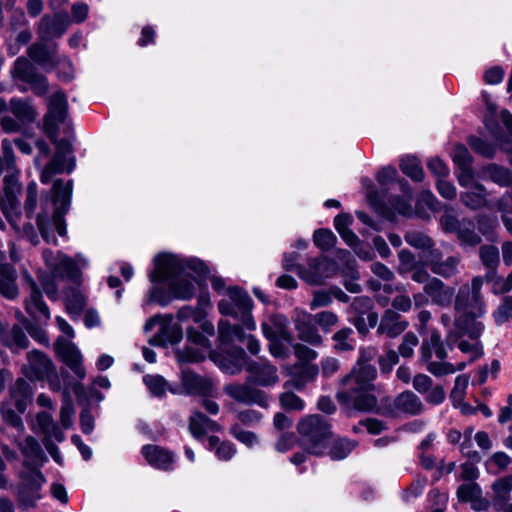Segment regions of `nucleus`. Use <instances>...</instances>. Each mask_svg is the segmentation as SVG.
Wrapping results in <instances>:
<instances>
[{
    "label": "nucleus",
    "mask_w": 512,
    "mask_h": 512,
    "mask_svg": "<svg viewBox=\"0 0 512 512\" xmlns=\"http://www.w3.org/2000/svg\"><path fill=\"white\" fill-rule=\"evenodd\" d=\"M317 374V366H303L298 373H295L289 381L285 382L284 387L301 390L309 381L313 380Z\"/></svg>",
    "instance_id": "ea45409f"
},
{
    "label": "nucleus",
    "mask_w": 512,
    "mask_h": 512,
    "mask_svg": "<svg viewBox=\"0 0 512 512\" xmlns=\"http://www.w3.org/2000/svg\"><path fill=\"white\" fill-rule=\"evenodd\" d=\"M218 310L223 315L239 319L248 330H255L256 323L252 317V299L238 287L229 288L227 296L218 302Z\"/></svg>",
    "instance_id": "6e6552de"
},
{
    "label": "nucleus",
    "mask_w": 512,
    "mask_h": 512,
    "mask_svg": "<svg viewBox=\"0 0 512 512\" xmlns=\"http://www.w3.org/2000/svg\"><path fill=\"white\" fill-rule=\"evenodd\" d=\"M313 240L315 245L323 251L331 249L337 242L336 236L328 229L316 230L313 235Z\"/></svg>",
    "instance_id": "6e6d98bb"
},
{
    "label": "nucleus",
    "mask_w": 512,
    "mask_h": 512,
    "mask_svg": "<svg viewBox=\"0 0 512 512\" xmlns=\"http://www.w3.org/2000/svg\"><path fill=\"white\" fill-rule=\"evenodd\" d=\"M11 73L14 79L26 83L28 80L31 79V77H33L36 71L26 58L19 57L14 62V66Z\"/></svg>",
    "instance_id": "09e8293b"
},
{
    "label": "nucleus",
    "mask_w": 512,
    "mask_h": 512,
    "mask_svg": "<svg viewBox=\"0 0 512 512\" xmlns=\"http://www.w3.org/2000/svg\"><path fill=\"white\" fill-rule=\"evenodd\" d=\"M356 443L348 439L335 440L326 452L333 460H342L346 458L355 448Z\"/></svg>",
    "instance_id": "de8ad7c7"
},
{
    "label": "nucleus",
    "mask_w": 512,
    "mask_h": 512,
    "mask_svg": "<svg viewBox=\"0 0 512 512\" xmlns=\"http://www.w3.org/2000/svg\"><path fill=\"white\" fill-rule=\"evenodd\" d=\"M469 384V376L466 374L458 375L454 381V387L450 393V399L454 406L460 405L466 395Z\"/></svg>",
    "instance_id": "603ef678"
},
{
    "label": "nucleus",
    "mask_w": 512,
    "mask_h": 512,
    "mask_svg": "<svg viewBox=\"0 0 512 512\" xmlns=\"http://www.w3.org/2000/svg\"><path fill=\"white\" fill-rule=\"evenodd\" d=\"M155 269L150 272L149 279L157 284L166 282L172 296L179 300H189L195 294V278L208 273L206 264L198 258L182 259L174 254L161 253L155 257Z\"/></svg>",
    "instance_id": "f257e3e1"
},
{
    "label": "nucleus",
    "mask_w": 512,
    "mask_h": 512,
    "mask_svg": "<svg viewBox=\"0 0 512 512\" xmlns=\"http://www.w3.org/2000/svg\"><path fill=\"white\" fill-rule=\"evenodd\" d=\"M484 280L481 276L472 279L471 285H463L457 292L454 309L458 314L484 315L486 313L485 302L481 289Z\"/></svg>",
    "instance_id": "1a4fd4ad"
},
{
    "label": "nucleus",
    "mask_w": 512,
    "mask_h": 512,
    "mask_svg": "<svg viewBox=\"0 0 512 512\" xmlns=\"http://www.w3.org/2000/svg\"><path fill=\"white\" fill-rule=\"evenodd\" d=\"M462 219H458L451 210H446L440 217V226L446 233H455L458 231Z\"/></svg>",
    "instance_id": "e2e57ef3"
},
{
    "label": "nucleus",
    "mask_w": 512,
    "mask_h": 512,
    "mask_svg": "<svg viewBox=\"0 0 512 512\" xmlns=\"http://www.w3.org/2000/svg\"><path fill=\"white\" fill-rule=\"evenodd\" d=\"M143 381L154 396L160 397L165 394L167 383L163 377L159 375H145Z\"/></svg>",
    "instance_id": "4d7b16f0"
},
{
    "label": "nucleus",
    "mask_w": 512,
    "mask_h": 512,
    "mask_svg": "<svg viewBox=\"0 0 512 512\" xmlns=\"http://www.w3.org/2000/svg\"><path fill=\"white\" fill-rule=\"evenodd\" d=\"M208 448L215 449L216 456L223 461L230 460L236 453V448L231 442H220L216 436L208 438Z\"/></svg>",
    "instance_id": "79ce46f5"
},
{
    "label": "nucleus",
    "mask_w": 512,
    "mask_h": 512,
    "mask_svg": "<svg viewBox=\"0 0 512 512\" xmlns=\"http://www.w3.org/2000/svg\"><path fill=\"white\" fill-rule=\"evenodd\" d=\"M187 338L191 343L196 344L198 347L184 348L179 352L180 359L186 362H198L204 359L205 351L210 349V341L208 338L193 329H189L187 331Z\"/></svg>",
    "instance_id": "4be33fe9"
},
{
    "label": "nucleus",
    "mask_w": 512,
    "mask_h": 512,
    "mask_svg": "<svg viewBox=\"0 0 512 512\" xmlns=\"http://www.w3.org/2000/svg\"><path fill=\"white\" fill-rule=\"evenodd\" d=\"M23 280L28 290V296L25 299L26 312L36 321H48L51 316L50 310L43 300L37 283L28 272L23 273Z\"/></svg>",
    "instance_id": "4468645a"
},
{
    "label": "nucleus",
    "mask_w": 512,
    "mask_h": 512,
    "mask_svg": "<svg viewBox=\"0 0 512 512\" xmlns=\"http://www.w3.org/2000/svg\"><path fill=\"white\" fill-rule=\"evenodd\" d=\"M454 163L460 167L472 165V157L468 149L463 145H456L452 151Z\"/></svg>",
    "instance_id": "774afa93"
},
{
    "label": "nucleus",
    "mask_w": 512,
    "mask_h": 512,
    "mask_svg": "<svg viewBox=\"0 0 512 512\" xmlns=\"http://www.w3.org/2000/svg\"><path fill=\"white\" fill-rule=\"evenodd\" d=\"M43 259L52 274L61 279L78 282L80 271L77 263L60 251L54 253L51 250L43 251Z\"/></svg>",
    "instance_id": "ddd939ff"
},
{
    "label": "nucleus",
    "mask_w": 512,
    "mask_h": 512,
    "mask_svg": "<svg viewBox=\"0 0 512 512\" xmlns=\"http://www.w3.org/2000/svg\"><path fill=\"white\" fill-rule=\"evenodd\" d=\"M27 363L22 366V373L29 380L43 381L54 372L52 360L39 350H32L26 355Z\"/></svg>",
    "instance_id": "2eb2a0df"
},
{
    "label": "nucleus",
    "mask_w": 512,
    "mask_h": 512,
    "mask_svg": "<svg viewBox=\"0 0 512 512\" xmlns=\"http://www.w3.org/2000/svg\"><path fill=\"white\" fill-rule=\"evenodd\" d=\"M353 330L349 327L338 330L332 337L333 348L337 352L352 351L355 348V341L352 338Z\"/></svg>",
    "instance_id": "a19ab883"
},
{
    "label": "nucleus",
    "mask_w": 512,
    "mask_h": 512,
    "mask_svg": "<svg viewBox=\"0 0 512 512\" xmlns=\"http://www.w3.org/2000/svg\"><path fill=\"white\" fill-rule=\"evenodd\" d=\"M20 437L21 436L14 435L13 440L25 457V463L42 461L45 459L44 452L39 442L33 436L28 435L23 440H21Z\"/></svg>",
    "instance_id": "473e14b6"
},
{
    "label": "nucleus",
    "mask_w": 512,
    "mask_h": 512,
    "mask_svg": "<svg viewBox=\"0 0 512 512\" xmlns=\"http://www.w3.org/2000/svg\"><path fill=\"white\" fill-rule=\"evenodd\" d=\"M447 357V351L443 345L441 335L433 331L429 338L424 339L420 348V360L425 363L426 370L436 377L453 374L456 371H462L466 367L465 362H460L457 366L444 361Z\"/></svg>",
    "instance_id": "0eeeda50"
},
{
    "label": "nucleus",
    "mask_w": 512,
    "mask_h": 512,
    "mask_svg": "<svg viewBox=\"0 0 512 512\" xmlns=\"http://www.w3.org/2000/svg\"><path fill=\"white\" fill-rule=\"evenodd\" d=\"M491 489L493 491L492 504L496 511H500L509 502L512 492V475L495 480Z\"/></svg>",
    "instance_id": "c756f323"
},
{
    "label": "nucleus",
    "mask_w": 512,
    "mask_h": 512,
    "mask_svg": "<svg viewBox=\"0 0 512 512\" xmlns=\"http://www.w3.org/2000/svg\"><path fill=\"white\" fill-rule=\"evenodd\" d=\"M486 172L491 181L501 187H508L512 184V172L507 168L491 164L486 168Z\"/></svg>",
    "instance_id": "49530a36"
},
{
    "label": "nucleus",
    "mask_w": 512,
    "mask_h": 512,
    "mask_svg": "<svg viewBox=\"0 0 512 512\" xmlns=\"http://www.w3.org/2000/svg\"><path fill=\"white\" fill-rule=\"evenodd\" d=\"M3 157H0V174L6 171L3 194H0V208L13 229L19 230L18 194L21 190L19 170L15 167V157L12 143L8 139L2 141Z\"/></svg>",
    "instance_id": "39448f33"
},
{
    "label": "nucleus",
    "mask_w": 512,
    "mask_h": 512,
    "mask_svg": "<svg viewBox=\"0 0 512 512\" xmlns=\"http://www.w3.org/2000/svg\"><path fill=\"white\" fill-rule=\"evenodd\" d=\"M2 344L12 353H19L21 350L28 348L29 339L21 326L13 325L9 330L4 328Z\"/></svg>",
    "instance_id": "2f4dec72"
},
{
    "label": "nucleus",
    "mask_w": 512,
    "mask_h": 512,
    "mask_svg": "<svg viewBox=\"0 0 512 512\" xmlns=\"http://www.w3.org/2000/svg\"><path fill=\"white\" fill-rule=\"evenodd\" d=\"M9 111L22 123L32 122L36 118L33 106L20 98H12L9 102Z\"/></svg>",
    "instance_id": "4c0bfd02"
},
{
    "label": "nucleus",
    "mask_w": 512,
    "mask_h": 512,
    "mask_svg": "<svg viewBox=\"0 0 512 512\" xmlns=\"http://www.w3.org/2000/svg\"><path fill=\"white\" fill-rule=\"evenodd\" d=\"M73 190V181L56 180L51 189V201L46 198L41 203V211L36 223L42 238L47 243L56 244L57 239L51 232V219L60 236H65L66 226L63 215L69 210Z\"/></svg>",
    "instance_id": "20e7f679"
},
{
    "label": "nucleus",
    "mask_w": 512,
    "mask_h": 512,
    "mask_svg": "<svg viewBox=\"0 0 512 512\" xmlns=\"http://www.w3.org/2000/svg\"><path fill=\"white\" fill-rule=\"evenodd\" d=\"M16 269L8 264L0 265V294L9 300H14L19 296L17 286Z\"/></svg>",
    "instance_id": "c85d7f7f"
},
{
    "label": "nucleus",
    "mask_w": 512,
    "mask_h": 512,
    "mask_svg": "<svg viewBox=\"0 0 512 512\" xmlns=\"http://www.w3.org/2000/svg\"><path fill=\"white\" fill-rule=\"evenodd\" d=\"M482 488L476 482H468L465 484H461L457 491L456 495L460 502L470 503L477 496L482 494Z\"/></svg>",
    "instance_id": "864d4df0"
},
{
    "label": "nucleus",
    "mask_w": 512,
    "mask_h": 512,
    "mask_svg": "<svg viewBox=\"0 0 512 512\" xmlns=\"http://www.w3.org/2000/svg\"><path fill=\"white\" fill-rule=\"evenodd\" d=\"M67 29V23L57 16L45 15L41 18L37 33L42 41L61 37Z\"/></svg>",
    "instance_id": "cd10ccee"
},
{
    "label": "nucleus",
    "mask_w": 512,
    "mask_h": 512,
    "mask_svg": "<svg viewBox=\"0 0 512 512\" xmlns=\"http://www.w3.org/2000/svg\"><path fill=\"white\" fill-rule=\"evenodd\" d=\"M512 312V296H506L502 299L500 306L493 313L494 321L497 325L506 322Z\"/></svg>",
    "instance_id": "69168bd1"
},
{
    "label": "nucleus",
    "mask_w": 512,
    "mask_h": 512,
    "mask_svg": "<svg viewBox=\"0 0 512 512\" xmlns=\"http://www.w3.org/2000/svg\"><path fill=\"white\" fill-rule=\"evenodd\" d=\"M395 407L404 413L417 415L424 411L422 400L412 391H405L395 399Z\"/></svg>",
    "instance_id": "f704fd0d"
},
{
    "label": "nucleus",
    "mask_w": 512,
    "mask_h": 512,
    "mask_svg": "<svg viewBox=\"0 0 512 512\" xmlns=\"http://www.w3.org/2000/svg\"><path fill=\"white\" fill-rule=\"evenodd\" d=\"M220 425L205 416L200 411H193L189 417V430L193 437H202L207 432H216L220 430Z\"/></svg>",
    "instance_id": "7c9ffc66"
},
{
    "label": "nucleus",
    "mask_w": 512,
    "mask_h": 512,
    "mask_svg": "<svg viewBox=\"0 0 512 512\" xmlns=\"http://www.w3.org/2000/svg\"><path fill=\"white\" fill-rule=\"evenodd\" d=\"M230 433L239 442L248 447L254 446L257 441V435L251 431L244 430L239 424H235L230 428Z\"/></svg>",
    "instance_id": "bf43d9fd"
},
{
    "label": "nucleus",
    "mask_w": 512,
    "mask_h": 512,
    "mask_svg": "<svg viewBox=\"0 0 512 512\" xmlns=\"http://www.w3.org/2000/svg\"><path fill=\"white\" fill-rule=\"evenodd\" d=\"M66 306L70 313L79 314L85 307V298L78 290L66 294Z\"/></svg>",
    "instance_id": "052dcab7"
},
{
    "label": "nucleus",
    "mask_w": 512,
    "mask_h": 512,
    "mask_svg": "<svg viewBox=\"0 0 512 512\" xmlns=\"http://www.w3.org/2000/svg\"><path fill=\"white\" fill-rule=\"evenodd\" d=\"M142 454L147 462L161 470H170L174 462V455L157 445H145L142 448Z\"/></svg>",
    "instance_id": "bb28decb"
},
{
    "label": "nucleus",
    "mask_w": 512,
    "mask_h": 512,
    "mask_svg": "<svg viewBox=\"0 0 512 512\" xmlns=\"http://www.w3.org/2000/svg\"><path fill=\"white\" fill-rule=\"evenodd\" d=\"M29 57L42 66H53L56 61V47H47L42 43L32 44L28 48Z\"/></svg>",
    "instance_id": "c9c22d12"
},
{
    "label": "nucleus",
    "mask_w": 512,
    "mask_h": 512,
    "mask_svg": "<svg viewBox=\"0 0 512 512\" xmlns=\"http://www.w3.org/2000/svg\"><path fill=\"white\" fill-rule=\"evenodd\" d=\"M55 351L58 357L71 369V371L79 378L86 376L83 366V357L77 346L63 337H58L55 342Z\"/></svg>",
    "instance_id": "f3484780"
},
{
    "label": "nucleus",
    "mask_w": 512,
    "mask_h": 512,
    "mask_svg": "<svg viewBox=\"0 0 512 512\" xmlns=\"http://www.w3.org/2000/svg\"><path fill=\"white\" fill-rule=\"evenodd\" d=\"M218 338L224 344L238 340L245 341V333L240 325H232L227 320H220L218 323Z\"/></svg>",
    "instance_id": "58836bf2"
},
{
    "label": "nucleus",
    "mask_w": 512,
    "mask_h": 512,
    "mask_svg": "<svg viewBox=\"0 0 512 512\" xmlns=\"http://www.w3.org/2000/svg\"><path fill=\"white\" fill-rule=\"evenodd\" d=\"M11 397L15 400L17 409L23 412L31 401L32 388L27 380L19 378L10 390Z\"/></svg>",
    "instance_id": "e433bc0d"
},
{
    "label": "nucleus",
    "mask_w": 512,
    "mask_h": 512,
    "mask_svg": "<svg viewBox=\"0 0 512 512\" xmlns=\"http://www.w3.org/2000/svg\"><path fill=\"white\" fill-rule=\"evenodd\" d=\"M223 391L230 398L248 406L258 405L262 408H268L270 398L264 391L251 386L250 382L246 383H229L223 387Z\"/></svg>",
    "instance_id": "f8f14e48"
},
{
    "label": "nucleus",
    "mask_w": 512,
    "mask_h": 512,
    "mask_svg": "<svg viewBox=\"0 0 512 512\" xmlns=\"http://www.w3.org/2000/svg\"><path fill=\"white\" fill-rule=\"evenodd\" d=\"M298 276L308 284H322L331 276L330 263L324 257L312 258L308 261L307 267L298 268Z\"/></svg>",
    "instance_id": "412c9836"
},
{
    "label": "nucleus",
    "mask_w": 512,
    "mask_h": 512,
    "mask_svg": "<svg viewBox=\"0 0 512 512\" xmlns=\"http://www.w3.org/2000/svg\"><path fill=\"white\" fill-rule=\"evenodd\" d=\"M67 98L62 92L54 93L48 104V112L44 117V132L56 146V152L41 171L40 181L48 184L59 174L71 173L75 167L71 143L68 140H58V126L67 116Z\"/></svg>",
    "instance_id": "f03ea898"
},
{
    "label": "nucleus",
    "mask_w": 512,
    "mask_h": 512,
    "mask_svg": "<svg viewBox=\"0 0 512 512\" xmlns=\"http://www.w3.org/2000/svg\"><path fill=\"white\" fill-rule=\"evenodd\" d=\"M262 331L264 336L270 340V342L276 338H281L287 343H291L293 341L292 334L286 328V319H283V323H277L276 329H273L268 324L264 323L262 324Z\"/></svg>",
    "instance_id": "8fccbe9b"
},
{
    "label": "nucleus",
    "mask_w": 512,
    "mask_h": 512,
    "mask_svg": "<svg viewBox=\"0 0 512 512\" xmlns=\"http://www.w3.org/2000/svg\"><path fill=\"white\" fill-rule=\"evenodd\" d=\"M312 319L324 333H330L339 322L337 314L332 311H321L312 315Z\"/></svg>",
    "instance_id": "3c124183"
},
{
    "label": "nucleus",
    "mask_w": 512,
    "mask_h": 512,
    "mask_svg": "<svg viewBox=\"0 0 512 512\" xmlns=\"http://www.w3.org/2000/svg\"><path fill=\"white\" fill-rule=\"evenodd\" d=\"M479 257L482 264L489 269L488 272H496L500 263V255L497 247L493 245H483L479 249Z\"/></svg>",
    "instance_id": "c03bdc74"
},
{
    "label": "nucleus",
    "mask_w": 512,
    "mask_h": 512,
    "mask_svg": "<svg viewBox=\"0 0 512 512\" xmlns=\"http://www.w3.org/2000/svg\"><path fill=\"white\" fill-rule=\"evenodd\" d=\"M402 172L412 180L420 182L424 179V172L420 161L414 156H406L400 161Z\"/></svg>",
    "instance_id": "37998d69"
},
{
    "label": "nucleus",
    "mask_w": 512,
    "mask_h": 512,
    "mask_svg": "<svg viewBox=\"0 0 512 512\" xmlns=\"http://www.w3.org/2000/svg\"><path fill=\"white\" fill-rule=\"evenodd\" d=\"M456 236L459 245L463 248H475L482 241L481 236L475 231L474 221L470 218L462 219Z\"/></svg>",
    "instance_id": "72a5a7b5"
},
{
    "label": "nucleus",
    "mask_w": 512,
    "mask_h": 512,
    "mask_svg": "<svg viewBox=\"0 0 512 512\" xmlns=\"http://www.w3.org/2000/svg\"><path fill=\"white\" fill-rule=\"evenodd\" d=\"M181 384L189 395L202 397L214 396L215 386L213 380L208 376L199 375L190 370H183Z\"/></svg>",
    "instance_id": "6ab92c4d"
},
{
    "label": "nucleus",
    "mask_w": 512,
    "mask_h": 512,
    "mask_svg": "<svg viewBox=\"0 0 512 512\" xmlns=\"http://www.w3.org/2000/svg\"><path fill=\"white\" fill-rule=\"evenodd\" d=\"M3 421L16 430V435L21 436L25 430L21 417L12 409H1Z\"/></svg>",
    "instance_id": "0e129e2a"
},
{
    "label": "nucleus",
    "mask_w": 512,
    "mask_h": 512,
    "mask_svg": "<svg viewBox=\"0 0 512 512\" xmlns=\"http://www.w3.org/2000/svg\"><path fill=\"white\" fill-rule=\"evenodd\" d=\"M313 323L311 314L305 312L299 313L295 319V328L298 333V338L313 346H320L323 339Z\"/></svg>",
    "instance_id": "393cba45"
},
{
    "label": "nucleus",
    "mask_w": 512,
    "mask_h": 512,
    "mask_svg": "<svg viewBox=\"0 0 512 512\" xmlns=\"http://www.w3.org/2000/svg\"><path fill=\"white\" fill-rule=\"evenodd\" d=\"M483 315L458 314L455 317L454 325L457 331L450 330L446 337L448 343L456 341L459 337L467 335L472 340H477L484 331V324L477 318Z\"/></svg>",
    "instance_id": "dca6fc26"
},
{
    "label": "nucleus",
    "mask_w": 512,
    "mask_h": 512,
    "mask_svg": "<svg viewBox=\"0 0 512 512\" xmlns=\"http://www.w3.org/2000/svg\"><path fill=\"white\" fill-rule=\"evenodd\" d=\"M407 327L408 322L398 312L393 309H387L381 318L377 333L395 338L403 333Z\"/></svg>",
    "instance_id": "b1692460"
},
{
    "label": "nucleus",
    "mask_w": 512,
    "mask_h": 512,
    "mask_svg": "<svg viewBox=\"0 0 512 512\" xmlns=\"http://www.w3.org/2000/svg\"><path fill=\"white\" fill-rule=\"evenodd\" d=\"M280 403L285 409L300 411L304 408L303 400L296 394L286 391L280 396Z\"/></svg>",
    "instance_id": "338daca9"
},
{
    "label": "nucleus",
    "mask_w": 512,
    "mask_h": 512,
    "mask_svg": "<svg viewBox=\"0 0 512 512\" xmlns=\"http://www.w3.org/2000/svg\"><path fill=\"white\" fill-rule=\"evenodd\" d=\"M45 482L44 475L36 469L23 472L17 485V501L20 507L27 509L34 507L41 499V487Z\"/></svg>",
    "instance_id": "9d476101"
},
{
    "label": "nucleus",
    "mask_w": 512,
    "mask_h": 512,
    "mask_svg": "<svg viewBox=\"0 0 512 512\" xmlns=\"http://www.w3.org/2000/svg\"><path fill=\"white\" fill-rule=\"evenodd\" d=\"M489 193L481 183H473L466 191L461 192L460 201L470 210H479L488 206Z\"/></svg>",
    "instance_id": "a878e982"
},
{
    "label": "nucleus",
    "mask_w": 512,
    "mask_h": 512,
    "mask_svg": "<svg viewBox=\"0 0 512 512\" xmlns=\"http://www.w3.org/2000/svg\"><path fill=\"white\" fill-rule=\"evenodd\" d=\"M297 430L301 445L308 453L314 455L326 453L332 432L325 417L318 414L308 415L299 421Z\"/></svg>",
    "instance_id": "423d86ee"
},
{
    "label": "nucleus",
    "mask_w": 512,
    "mask_h": 512,
    "mask_svg": "<svg viewBox=\"0 0 512 512\" xmlns=\"http://www.w3.org/2000/svg\"><path fill=\"white\" fill-rule=\"evenodd\" d=\"M156 324L160 325L158 333L150 340L152 345L166 346L181 341L183 332L181 326L173 321L171 315L155 316L145 325V331H150Z\"/></svg>",
    "instance_id": "9b49d317"
},
{
    "label": "nucleus",
    "mask_w": 512,
    "mask_h": 512,
    "mask_svg": "<svg viewBox=\"0 0 512 512\" xmlns=\"http://www.w3.org/2000/svg\"><path fill=\"white\" fill-rule=\"evenodd\" d=\"M405 241L412 247L423 251L433 250L434 242L425 233L417 230L408 231L405 236Z\"/></svg>",
    "instance_id": "a18cd8bd"
},
{
    "label": "nucleus",
    "mask_w": 512,
    "mask_h": 512,
    "mask_svg": "<svg viewBox=\"0 0 512 512\" xmlns=\"http://www.w3.org/2000/svg\"><path fill=\"white\" fill-rule=\"evenodd\" d=\"M247 381L262 387L275 385L279 381L277 368L267 360L250 361L246 365Z\"/></svg>",
    "instance_id": "a211bd4d"
},
{
    "label": "nucleus",
    "mask_w": 512,
    "mask_h": 512,
    "mask_svg": "<svg viewBox=\"0 0 512 512\" xmlns=\"http://www.w3.org/2000/svg\"><path fill=\"white\" fill-rule=\"evenodd\" d=\"M37 208V184L32 181L27 185L24 210L26 216L31 218Z\"/></svg>",
    "instance_id": "13d9d810"
},
{
    "label": "nucleus",
    "mask_w": 512,
    "mask_h": 512,
    "mask_svg": "<svg viewBox=\"0 0 512 512\" xmlns=\"http://www.w3.org/2000/svg\"><path fill=\"white\" fill-rule=\"evenodd\" d=\"M431 302L440 307H448L454 297V288L446 285L442 280L433 277L423 287Z\"/></svg>",
    "instance_id": "5701e85b"
},
{
    "label": "nucleus",
    "mask_w": 512,
    "mask_h": 512,
    "mask_svg": "<svg viewBox=\"0 0 512 512\" xmlns=\"http://www.w3.org/2000/svg\"><path fill=\"white\" fill-rule=\"evenodd\" d=\"M75 410L72 400L70 399L68 391L63 392V405L60 410V421L63 428H70L73 424V416Z\"/></svg>",
    "instance_id": "5fc2aeb1"
},
{
    "label": "nucleus",
    "mask_w": 512,
    "mask_h": 512,
    "mask_svg": "<svg viewBox=\"0 0 512 512\" xmlns=\"http://www.w3.org/2000/svg\"><path fill=\"white\" fill-rule=\"evenodd\" d=\"M461 258L459 256H449L442 258V253L438 249L430 251L428 267L431 272L445 279H449L459 273Z\"/></svg>",
    "instance_id": "aec40b11"
},
{
    "label": "nucleus",
    "mask_w": 512,
    "mask_h": 512,
    "mask_svg": "<svg viewBox=\"0 0 512 512\" xmlns=\"http://www.w3.org/2000/svg\"><path fill=\"white\" fill-rule=\"evenodd\" d=\"M419 344L418 336L413 332H407L398 347L399 354L402 357L410 358L414 354V348Z\"/></svg>",
    "instance_id": "680f3d73"
},
{
    "label": "nucleus",
    "mask_w": 512,
    "mask_h": 512,
    "mask_svg": "<svg viewBox=\"0 0 512 512\" xmlns=\"http://www.w3.org/2000/svg\"><path fill=\"white\" fill-rule=\"evenodd\" d=\"M377 354L374 347L360 349V357L351 372L342 379V389L337 393L340 402L353 406L357 410L371 411L377 405V400L371 394L373 381L377 371L368 361Z\"/></svg>",
    "instance_id": "7ed1b4c3"
}]
</instances>
